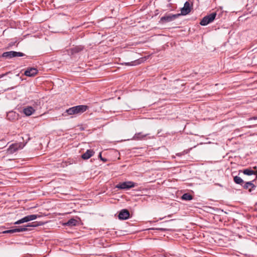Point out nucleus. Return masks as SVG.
I'll list each match as a JSON object with an SVG mask.
<instances>
[{
	"instance_id": "9",
	"label": "nucleus",
	"mask_w": 257,
	"mask_h": 257,
	"mask_svg": "<svg viewBox=\"0 0 257 257\" xmlns=\"http://www.w3.org/2000/svg\"><path fill=\"white\" fill-rule=\"evenodd\" d=\"M130 212L126 209L121 210L118 215V218L121 220H125L129 218Z\"/></svg>"
},
{
	"instance_id": "3",
	"label": "nucleus",
	"mask_w": 257,
	"mask_h": 257,
	"mask_svg": "<svg viewBox=\"0 0 257 257\" xmlns=\"http://www.w3.org/2000/svg\"><path fill=\"white\" fill-rule=\"evenodd\" d=\"M137 186V184L132 181L120 183L116 186V188L120 189L127 190Z\"/></svg>"
},
{
	"instance_id": "8",
	"label": "nucleus",
	"mask_w": 257,
	"mask_h": 257,
	"mask_svg": "<svg viewBox=\"0 0 257 257\" xmlns=\"http://www.w3.org/2000/svg\"><path fill=\"white\" fill-rule=\"evenodd\" d=\"M181 15H186L191 12V7L189 2H186L184 7L181 10Z\"/></svg>"
},
{
	"instance_id": "24",
	"label": "nucleus",
	"mask_w": 257,
	"mask_h": 257,
	"mask_svg": "<svg viewBox=\"0 0 257 257\" xmlns=\"http://www.w3.org/2000/svg\"><path fill=\"white\" fill-rule=\"evenodd\" d=\"M250 119H257V116H254L252 118H250Z\"/></svg>"
},
{
	"instance_id": "6",
	"label": "nucleus",
	"mask_w": 257,
	"mask_h": 257,
	"mask_svg": "<svg viewBox=\"0 0 257 257\" xmlns=\"http://www.w3.org/2000/svg\"><path fill=\"white\" fill-rule=\"evenodd\" d=\"M181 15V14H178L166 15V16H164V17H162L161 18L160 21L162 22H165V23L170 22H171V21L174 20L175 19H177Z\"/></svg>"
},
{
	"instance_id": "16",
	"label": "nucleus",
	"mask_w": 257,
	"mask_h": 257,
	"mask_svg": "<svg viewBox=\"0 0 257 257\" xmlns=\"http://www.w3.org/2000/svg\"><path fill=\"white\" fill-rule=\"evenodd\" d=\"M234 182L237 184L242 185L244 183L243 180L240 177L237 176L234 177L233 178Z\"/></svg>"
},
{
	"instance_id": "13",
	"label": "nucleus",
	"mask_w": 257,
	"mask_h": 257,
	"mask_svg": "<svg viewBox=\"0 0 257 257\" xmlns=\"http://www.w3.org/2000/svg\"><path fill=\"white\" fill-rule=\"evenodd\" d=\"M148 135V134H143L142 133H137L134 136L133 139L136 141L144 140Z\"/></svg>"
},
{
	"instance_id": "5",
	"label": "nucleus",
	"mask_w": 257,
	"mask_h": 257,
	"mask_svg": "<svg viewBox=\"0 0 257 257\" xmlns=\"http://www.w3.org/2000/svg\"><path fill=\"white\" fill-rule=\"evenodd\" d=\"M41 225H42V223H38L37 222L28 223L26 225H25L23 227H20L19 228L14 229V233L27 231L28 230L27 228L28 227H37Z\"/></svg>"
},
{
	"instance_id": "1",
	"label": "nucleus",
	"mask_w": 257,
	"mask_h": 257,
	"mask_svg": "<svg viewBox=\"0 0 257 257\" xmlns=\"http://www.w3.org/2000/svg\"><path fill=\"white\" fill-rule=\"evenodd\" d=\"M88 108L87 105H77L67 109L66 112L68 115H79L85 112Z\"/></svg>"
},
{
	"instance_id": "7",
	"label": "nucleus",
	"mask_w": 257,
	"mask_h": 257,
	"mask_svg": "<svg viewBox=\"0 0 257 257\" xmlns=\"http://www.w3.org/2000/svg\"><path fill=\"white\" fill-rule=\"evenodd\" d=\"M22 148V144L20 143H16L12 144L8 149L7 153L12 154L16 151Z\"/></svg>"
},
{
	"instance_id": "15",
	"label": "nucleus",
	"mask_w": 257,
	"mask_h": 257,
	"mask_svg": "<svg viewBox=\"0 0 257 257\" xmlns=\"http://www.w3.org/2000/svg\"><path fill=\"white\" fill-rule=\"evenodd\" d=\"M78 221L77 220L74 218H71L69 219L66 223H65V224L68 226H73L76 225Z\"/></svg>"
},
{
	"instance_id": "19",
	"label": "nucleus",
	"mask_w": 257,
	"mask_h": 257,
	"mask_svg": "<svg viewBox=\"0 0 257 257\" xmlns=\"http://www.w3.org/2000/svg\"><path fill=\"white\" fill-rule=\"evenodd\" d=\"M242 172L244 174L249 176L253 175L255 173V171L249 169H244L243 170Z\"/></svg>"
},
{
	"instance_id": "10",
	"label": "nucleus",
	"mask_w": 257,
	"mask_h": 257,
	"mask_svg": "<svg viewBox=\"0 0 257 257\" xmlns=\"http://www.w3.org/2000/svg\"><path fill=\"white\" fill-rule=\"evenodd\" d=\"M38 73V70L35 68H28L25 72V75L27 76L32 77L36 75Z\"/></svg>"
},
{
	"instance_id": "2",
	"label": "nucleus",
	"mask_w": 257,
	"mask_h": 257,
	"mask_svg": "<svg viewBox=\"0 0 257 257\" xmlns=\"http://www.w3.org/2000/svg\"><path fill=\"white\" fill-rule=\"evenodd\" d=\"M216 16V13H212L204 17L201 21L200 24L202 26H206L208 24L212 22Z\"/></svg>"
},
{
	"instance_id": "20",
	"label": "nucleus",
	"mask_w": 257,
	"mask_h": 257,
	"mask_svg": "<svg viewBox=\"0 0 257 257\" xmlns=\"http://www.w3.org/2000/svg\"><path fill=\"white\" fill-rule=\"evenodd\" d=\"M39 215H36V214H32V215H29L26 216V217H27V221L28 222V221H30L31 220H34L37 219L38 218V217H39Z\"/></svg>"
},
{
	"instance_id": "21",
	"label": "nucleus",
	"mask_w": 257,
	"mask_h": 257,
	"mask_svg": "<svg viewBox=\"0 0 257 257\" xmlns=\"http://www.w3.org/2000/svg\"><path fill=\"white\" fill-rule=\"evenodd\" d=\"M28 222L26 216L23 217V218L17 221L14 223L15 224H19L24 222Z\"/></svg>"
},
{
	"instance_id": "11",
	"label": "nucleus",
	"mask_w": 257,
	"mask_h": 257,
	"mask_svg": "<svg viewBox=\"0 0 257 257\" xmlns=\"http://www.w3.org/2000/svg\"><path fill=\"white\" fill-rule=\"evenodd\" d=\"M35 111V110L32 106H27L23 109V112L27 116L32 115Z\"/></svg>"
},
{
	"instance_id": "26",
	"label": "nucleus",
	"mask_w": 257,
	"mask_h": 257,
	"mask_svg": "<svg viewBox=\"0 0 257 257\" xmlns=\"http://www.w3.org/2000/svg\"><path fill=\"white\" fill-rule=\"evenodd\" d=\"M99 157L101 159V158H102L101 157V153H100V154H99Z\"/></svg>"
},
{
	"instance_id": "22",
	"label": "nucleus",
	"mask_w": 257,
	"mask_h": 257,
	"mask_svg": "<svg viewBox=\"0 0 257 257\" xmlns=\"http://www.w3.org/2000/svg\"><path fill=\"white\" fill-rule=\"evenodd\" d=\"M3 233H14V229L7 230L3 232Z\"/></svg>"
},
{
	"instance_id": "27",
	"label": "nucleus",
	"mask_w": 257,
	"mask_h": 257,
	"mask_svg": "<svg viewBox=\"0 0 257 257\" xmlns=\"http://www.w3.org/2000/svg\"><path fill=\"white\" fill-rule=\"evenodd\" d=\"M255 173H254L253 175H255L256 176L257 178V171L255 172Z\"/></svg>"
},
{
	"instance_id": "25",
	"label": "nucleus",
	"mask_w": 257,
	"mask_h": 257,
	"mask_svg": "<svg viewBox=\"0 0 257 257\" xmlns=\"http://www.w3.org/2000/svg\"><path fill=\"white\" fill-rule=\"evenodd\" d=\"M101 160H102V161H104V162H105V161H106V159H103V158H101Z\"/></svg>"
},
{
	"instance_id": "14",
	"label": "nucleus",
	"mask_w": 257,
	"mask_h": 257,
	"mask_svg": "<svg viewBox=\"0 0 257 257\" xmlns=\"http://www.w3.org/2000/svg\"><path fill=\"white\" fill-rule=\"evenodd\" d=\"M255 186L251 182H247L244 183L243 185V188L245 189H249V190L250 191L252 189L254 188Z\"/></svg>"
},
{
	"instance_id": "12",
	"label": "nucleus",
	"mask_w": 257,
	"mask_h": 257,
	"mask_svg": "<svg viewBox=\"0 0 257 257\" xmlns=\"http://www.w3.org/2000/svg\"><path fill=\"white\" fill-rule=\"evenodd\" d=\"M94 154V152L92 150H87L86 152L82 155L81 157L84 160H87Z\"/></svg>"
},
{
	"instance_id": "23",
	"label": "nucleus",
	"mask_w": 257,
	"mask_h": 257,
	"mask_svg": "<svg viewBox=\"0 0 257 257\" xmlns=\"http://www.w3.org/2000/svg\"><path fill=\"white\" fill-rule=\"evenodd\" d=\"M9 72H7L5 74H1L0 75V79L4 77L5 75H6L8 73H9Z\"/></svg>"
},
{
	"instance_id": "18",
	"label": "nucleus",
	"mask_w": 257,
	"mask_h": 257,
	"mask_svg": "<svg viewBox=\"0 0 257 257\" xmlns=\"http://www.w3.org/2000/svg\"><path fill=\"white\" fill-rule=\"evenodd\" d=\"M181 198L182 200L189 201L193 199V196L189 193H185L182 196Z\"/></svg>"
},
{
	"instance_id": "4",
	"label": "nucleus",
	"mask_w": 257,
	"mask_h": 257,
	"mask_svg": "<svg viewBox=\"0 0 257 257\" xmlns=\"http://www.w3.org/2000/svg\"><path fill=\"white\" fill-rule=\"evenodd\" d=\"M25 56V54L20 52H16V51H9L3 53L2 54L3 57L8 58H12L16 57H23Z\"/></svg>"
},
{
	"instance_id": "17",
	"label": "nucleus",
	"mask_w": 257,
	"mask_h": 257,
	"mask_svg": "<svg viewBox=\"0 0 257 257\" xmlns=\"http://www.w3.org/2000/svg\"><path fill=\"white\" fill-rule=\"evenodd\" d=\"M140 63L139 60H135L133 61H132L131 62H125V63H122L121 64L125 65L127 66H135L137 65H138Z\"/></svg>"
}]
</instances>
